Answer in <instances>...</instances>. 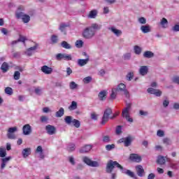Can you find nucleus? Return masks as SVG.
<instances>
[{"label": "nucleus", "instance_id": "obj_1", "mask_svg": "<svg viewBox=\"0 0 179 179\" xmlns=\"http://www.w3.org/2000/svg\"><path fill=\"white\" fill-rule=\"evenodd\" d=\"M101 29V24L97 23H93L90 27H87L83 31V37L87 40H91L94 36H96V30H100Z\"/></svg>", "mask_w": 179, "mask_h": 179}, {"label": "nucleus", "instance_id": "obj_2", "mask_svg": "<svg viewBox=\"0 0 179 179\" xmlns=\"http://www.w3.org/2000/svg\"><path fill=\"white\" fill-rule=\"evenodd\" d=\"M115 167H117V169H119L121 171L124 170V167H122V166H121L117 161L109 160L106 164V173L111 174Z\"/></svg>", "mask_w": 179, "mask_h": 179}, {"label": "nucleus", "instance_id": "obj_3", "mask_svg": "<svg viewBox=\"0 0 179 179\" xmlns=\"http://www.w3.org/2000/svg\"><path fill=\"white\" fill-rule=\"evenodd\" d=\"M132 107V103H127L126 107L123 109L122 112V115L124 118H126L128 122H134V119L129 117V111Z\"/></svg>", "mask_w": 179, "mask_h": 179}, {"label": "nucleus", "instance_id": "obj_4", "mask_svg": "<svg viewBox=\"0 0 179 179\" xmlns=\"http://www.w3.org/2000/svg\"><path fill=\"white\" fill-rule=\"evenodd\" d=\"M117 91V93L123 92L127 99H129V92L127 90V85L124 83H120L117 85V88H115Z\"/></svg>", "mask_w": 179, "mask_h": 179}, {"label": "nucleus", "instance_id": "obj_5", "mask_svg": "<svg viewBox=\"0 0 179 179\" xmlns=\"http://www.w3.org/2000/svg\"><path fill=\"white\" fill-rule=\"evenodd\" d=\"M113 113V110L110 108H106L103 112V115L102 117V120L101 122V125H104L106 122H108L110 115Z\"/></svg>", "mask_w": 179, "mask_h": 179}, {"label": "nucleus", "instance_id": "obj_6", "mask_svg": "<svg viewBox=\"0 0 179 179\" xmlns=\"http://www.w3.org/2000/svg\"><path fill=\"white\" fill-rule=\"evenodd\" d=\"M56 59L57 61H62V59H64V61H72V55L66 53H59L56 55Z\"/></svg>", "mask_w": 179, "mask_h": 179}, {"label": "nucleus", "instance_id": "obj_7", "mask_svg": "<svg viewBox=\"0 0 179 179\" xmlns=\"http://www.w3.org/2000/svg\"><path fill=\"white\" fill-rule=\"evenodd\" d=\"M83 55L86 57V59H78L77 63H78V65H79V66H85V65H87V64L89 62V61H90V58L89 55H87V53H86V52H83Z\"/></svg>", "mask_w": 179, "mask_h": 179}, {"label": "nucleus", "instance_id": "obj_8", "mask_svg": "<svg viewBox=\"0 0 179 179\" xmlns=\"http://www.w3.org/2000/svg\"><path fill=\"white\" fill-rule=\"evenodd\" d=\"M83 160L84 163H85V164H87V166H90V167H99V166H100L99 164V162H97V161H92L87 157H84Z\"/></svg>", "mask_w": 179, "mask_h": 179}, {"label": "nucleus", "instance_id": "obj_9", "mask_svg": "<svg viewBox=\"0 0 179 179\" xmlns=\"http://www.w3.org/2000/svg\"><path fill=\"white\" fill-rule=\"evenodd\" d=\"M17 131V127H10L8 129V133H7V137L8 139H16V135H15V132Z\"/></svg>", "mask_w": 179, "mask_h": 179}, {"label": "nucleus", "instance_id": "obj_10", "mask_svg": "<svg viewBox=\"0 0 179 179\" xmlns=\"http://www.w3.org/2000/svg\"><path fill=\"white\" fill-rule=\"evenodd\" d=\"M24 7L23 6H18L17 10L15 11V17L17 19H22L25 15L24 13Z\"/></svg>", "mask_w": 179, "mask_h": 179}, {"label": "nucleus", "instance_id": "obj_11", "mask_svg": "<svg viewBox=\"0 0 179 179\" xmlns=\"http://www.w3.org/2000/svg\"><path fill=\"white\" fill-rule=\"evenodd\" d=\"M45 131L48 135H55L57 134V128L51 124L45 126Z\"/></svg>", "mask_w": 179, "mask_h": 179}, {"label": "nucleus", "instance_id": "obj_12", "mask_svg": "<svg viewBox=\"0 0 179 179\" xmlns=\"http://www.w3.org/2000/svg\"><path fill=\"white\" fill-rule=\"evenodd\" d=\"M148 93H150V94H155V96H156L157 97H160V96H162V94H163V92H162V90H156L154 88H148L147 90Z\"/></svg>", "mask_w": 179, "mask_h": 179}, {"label": "nucleus", "instance_id": "obj_13", "mask_svg": "<svg viewBox=\"0 0 179 179\" xmlns=\"http://www.w3.org/2000/svg\"><path fill=\"white\" fill-rule=\"evenodd\" d=\"M69 27V24L66 23H61L59 26V30L62 33L64 36H66L67 34V30L66 29Z\"/></svg>", "mask_w": 179, "mask_h": 179}, {"label": "nucleus", "instance_id": "obj_14", "mask_svg": "<svg viewBox=\"0 0 179 179\" xmlns=\"http://www.w3.org/2000/svg\"><path fill=\"white\" fill-rule=\"evenodd\" d=\"M22 132L24 135H30L32 132L31 126L29 124L24 125L22 127Z\"/></svg>", "mask_w": 179, "mask_h": 179}, {"label": "nucleus", "instance_id": "obj_15", "mask_svg": "<svg viewBox=\"0 0 179 179\" xmlns=\"http://www.w3.org/2000/svg\"><path fill=\"white\" fill-rule=\"evenodd\" d=\"M129 159L132 162H136V163H141V162H142V158L141 157V156L138 155L137 154L130 155Z\"/></svg>", "mask_w": 179, "mask_h": 179}, {"label": "nucleus", "instance_id": "obj_16", "mask_svg": "<svg viewBox=\"0 0 179 179\" xmlns=\"http://www.w3.org/2000/svg\"><path fill=\"white\" fill-rule=\"evenodd\" d=\"M136 171L138 177H143V174H145V169H143V166L141 165L136 166Z\"/></svg>", "mask_w": 179, "mask_h": 179}, {"label": "nucleus", "instance_id": "obj_17", "mask_svg": "<svg viewBox=\"0 0 179 179\" xmlns=\"http://www.w3.org/2000/svg\"><path fill=\"white\" fill-rule=\"evenodd\" d=\"M148 72H149V67L147 66H141L139 69V73L141 76H145V75H148Z\"/></svg>", "mask_w": 179, "mask_h": 179}, {"label": "nucleus", "instance_id": "obj_18", "mask_svg": "<svg viewBox=\"0 0 179 179\" xmlns=\"http://www.w3.org/2000/svg\"><path fill=\"white\" fill-rule=\"evenodd\" d=\"M142 33L144 34H146L148 33H150L152 31V29L150 28V25L146 24V25H142L140 28Z\"/></svg>", "mask_w": 179, "mask_h": 179}, {"label": "nucleus", "instance_id": "obj_19", "mask_svg": "<svg viewBox=\"0 0 179 179\" xmlns=\"http://www.w3.org/2000/svg\"><path fill=\"white\" fill-rule=\"evenodd\" d=\"M41 71H42V72L45 75H51V73H52V68L45 65L41 67Z\"/></svg>", "mask_w": 179, "mask_h": 179}, {"label": "nucleus", "instance_id": "obj_20", "mask_svg": "<svg viewBox=\"0 0 179 179\" xmlns=\"http://www.w3.org/2000/svg\"><path fill=\"white\" fill-rule=\"evenodd\" d=\"M98 13L99 11L96 9H94L90 11L87 16L88 19H96V17H97Z\"/></svg>", "mask_w": 179, "mask_h": 179}, {"label": "nucleus", "instance_id": "obj_21", "mask_svg": "<svg viewBox=\"0 0 179 179\" xmlns=\"http://www.w3.org/2000/svg\"><path fill=\"white\" fill-rule=\"evenodd\" d=\"M22 155L24 159H27V157H29V156L31 155V148H24V150H22Z\"/></svg>", "mask_w": 179, "mask_h": 179}, {"label": "nucleus", "instance_id": "obj_22", "mask_svg": "<svg viewBox=\"0 0 179 179\" xmlns=\"http://www.w3.org/2000/svg\"><path fill=\"white\" fill-rule=\"evenodd\" d=\"M108 29L110 30V31H112V33H113V34H115V36L117 37H120V36L122 34V31L116 29L115 27H111L108 28Z\"/></svg>", "mask_w": 179, "mask_h": 179}, {"label": "nucleus", "instance_id": "obj_23", "mask_svg": "<svg viewBox=\"0 0 179 179\" xmlns=\"http://www.w3.org/2000/svg\"><path fill=\"white\" fill-rule=\"evenodd\" d=\"M10 159H11L10 157H8L1 159V170H3V169H5V167H6V164H8V162H9V160H10Z\"/></svg>", "mask_w": 179, "mask_h": 179}, {"label": "nucleus", "instance_id": "obj_24", "mask_svg": "<svg viewBox=\"0 0 179 179\" xmlns=\"http://www.w3.org/2000/svg\"><path fill=\"white\" fill-rule=\"evenodd\" d=\"M90 150H92V145H86L80 149V153H87L88 152H90Z\"/></svg>", "mask_w": 179, "mask_h": 179}, {"label": "nucleus", "instance_id": "obj_25", "mask_svg": "<svg viewBox=\"0 0 179 179\" xmlns=\"http://www.w3.org/2000/svg\"><path fill=\"white\" fill-rule=\"evenodd\" d=\"M157 164L163 166V164H166V157L162 155H159L157 159Z\"/></svg>", "mask_w": 179, "mask_h": 179}, {"label": "nucleus", "instance_id": "obj_26", "mask_svg": "<svg viewBox=\"0 0 179 179\" xmlns=\"http://www.w3.org/2000/svg\"><path fill=\"white\" fill-rule=\"evenodd\" d=\"M143 57L144 58H153V57H155V53H153V52L150 51V50H147L145 52H144V53L143 54Z\"/></svg>", "mask_w": 179, "mask_h": 179}, {"label": "nucleus", "instance_id": "obj_27", "mask_svg": "<svg viewBox=\"0 0 179 179\" xmlns=\"http://www.w3.org/2000/svg\"><path fill=\"white\" fill-rule=\"evenodd\" d=\"M0 69L2 71L3 73H6V72H8V71H9V64H8L7 62H4L1 64Z\"/></svg>", "mask_w": 179, "mask_h": 179}, {"label": "nucleus", "instance_id": "obj_28", "mask_svg": "<svg viewBox=\"0 0 179 179\" xmlns=\"http://www.w3.org/2000/svg\"><path fill=\"white\" fill-rule=\"evenodd\" d=\"M159 24H161L162 29H167V27H169V21L165 17H163L161 20Z\"/></svg>", "mask_w": 179, "mask_h": 179}, {"label": "nucleus", "instance_id": "obj_29", "mask_svg": "<svg viewBox=\"0 0 179 179\" xmlns=\"http://www.w3.org/2000/svg\"><path fill=\"white\" fill-rule=\"evenodd\" d=\"M99 100H101V101H104L106 99H107V91H101L99 94Z\"/></svg>", "mask_w": 179, "mask_h": 179}, {"label": "nucleus", "instance_id": "obj_30", "mask_svg": "<svg viewBox=\"0 0 179 179\" xmlns=\"http://www.w3.org/2000/svg\"><path fill=\"white\" fill-rule=\"evenodd\" d=\"M132 143V137L131 136H127L126 138H124V146L126 148H128V146H131Z\"/></svg>", "mask_w": 179, "mask_h": 179}, {"label": "nucleus", "instance_id": "obj_31", "mask_svg": "<svg viewBox=\"0 0 179 179\" xmlns=\"http://www.w3.org/2000/svg\"><path fill=\"white\" fill-rule=\"evenodd\" d=\"M61 46L62 48H65L66 50H71V48H72V45H71V44L68 43V42L65 41H63L61 43Z\"/></svg>", "mask_w": 179, "mask_h": 179}, {"label": "nucleus", "instance_id": "obj_32", "mask_svg": "<svg viewBox=\"0 0 179 179\" xmlns=\"http://www.w3.org/2000/svg\"><path fill=\"white\" fill-rule=\"evenodd\" d=\"M64 113L65 110H64V108H60L59 110L56 112L55 117H57V118H61V117L64 115Z\"/></svg>", "mask_w": 179, "mask_h": 179}, {"label": "nucleus", "instance_id": "obj_33", "mask_svg": "<svg viewBox=\"0 0 179 179\" xmlns=\"http://www.w3.org/2000/svg\"><path fill=\"white\" fill-rule=\"evenodd\" d=\"M76 108H78V103L73 101L71 106H69V110H70V111H73V110H76Z\"/></svg>", "mask_w": 179, "mask_h": 179}, {"label": "nucleus", "instance_id": "obj_34", "mask_svg": "<svg viewBox=\"0 0 179 179\" xmlns=\"http://www.w3.org/2000/svg\"><path fill=\"white\" fill-rule=\"evenodd\" d=\"M4 92L6 94H8V96H12L13 94V90L10 87H6Z\"/></svg>", "mask_w": 179, "mask_h": 179}, {"label": "nucleus", "instance_id": "obj_35", "mask_svg": "<svg viewBox=\"0 0 179 179\" xmlns=\"http://www.w3.org/2000/svg\"><path fill=\"white\" fill-rule=\"evenodd\" d=\"M73 121V118L72 117V116H66V117L64 118V122L68 125H71Z\"/></svg>", "mask_w": 179, "mask_h": 179}, {"label": "nucleus", "instance_id": "obj_36", "mask_svg": "<svg viewBox=\"0 0 179 179\" xmlns=\"http://www.w3.org/2000/svg\"><path fill=\"white\" fill-rule=\"evenodd\" d=\"M102 142H103V143H110V142H111V137H110V136H103Z\"/></svg>", "mask_w": 179, "mask_h": 179}, {"label": "nucleus", "instance_id": "obj_37", "mask_svg": "<svg viewBox=\"0 0 179 179\" xmlns=\"http://www.w3.org/2000/svg\"><path fill=\"white\" fill-rule=\"evenodd\" d=\"M134 52L136 55H141V54L142 52V48H141L138 45H135L134 46Z\"/></svg>", "mask_w": 179, "mask_h": 179}, {"label": "nucleus", "instance_id": "obj_38", "mask_svg": "<svg viewBox=\"0 0 179 179\" xmlns=\"http://www.w3.org/2000/svg\"><path fill=\"white\" fill-rule=\"evenodd\" d=\"M21 19L23 23H29L30 22V15L25 14Z\"/></svg>", "mask_w": 179, "mask_h": 179}, {"label": "nucleus", "instance_id": "obj_39", "mask_svg": "<svg viewBox=\"0 0 179 179\" xmlns=\"http://www.w3.org/2000/svg\"><path fill=\"white\" fill-rule=\"evenodd\" d=\"M50 40L52 41V44H57V43H58V36L52 35L50 37Z\"/></svg>", "mask_w": 179, "mask_h": 179}, {"label": "nucleus", "instance_id": "obj_40", "mask_svg": "<svg viewBox=\"0 0 179 179\" xmlns=\"http://www.w3.org/2000/svg\"><path fill=\"white\" fill-rule=\"evenodd\" d=\"M73 127L76 128H79L80 127V122L76 119H73L72 123Z\"/></svg>", "mask_w": 179, "mask_h": 179}, {"label": "nucleus", "instance_id": "obj_41", "mask_svg": "<svg viewBox=\"0 0 179 179\" xmlns=\"http://www.w3.org/2000/svg\"><path fill=\"white\" fill-rule=\"evenodd\" d=\"M6 156V150L2 147L0 148V157H5Z\"/></svg>", "mask_w": 179, "mask_h": 179}, {"label": "nucleus", "instance_id": "obj_42", "mask_svg": "<svg viewBox=\"0 0 179 179\" xmlns=\"http://www.w3.org/2000/svg\"><path fill=\"white\" fill-rule=\"evenodd\" d=\"M117 93H118V92L115 88L112 89V93L110 94V98L113 100L115 99V98L117 97Z\"/></svg>", "mask_w": 179, "mask_h": 179}, {"label": "nucleus", "instance_id": "obj_43", "mask_svg": "<svg viewBox=\"0 0 179 179\" xmlns=\"http://www.w3.org/2000/svg\"><path fill=\"white\" fill-rule=\"evenodd\" d=\"M76 47H77V48H82V47H83V41L82 40L76 41Z\"/></svg>", "mask_w": 179, "mask_h": 179}, {"label": "nucleus", "instance_id": "obj_44", "mask_svg": "<svg viewBox=\"0 0 179 179\" xmlns=\"http://www.w3.org/2000/svg\"><path fill=\"white\" fill-rule=\"evenodd\" d=\"M116 135H121L122 134V126H117L115 130Z\"/></svg>", "mask_w": 179, "mask_h": 179}, {"label": "nucleus", "instance_id": "obj_45", "mask_svg": "<svg viewBox=\"0 0 179 179\" xmlns=\"http://www.w3.org/2000/svg\"><path fill=\"white\" fill-rule=\"evenodd\" d=\"M122 59L124 61H129V59H131V53H125L123 56H122Z\"/></svg>", "mask_w": 179, "mask_h": 179}, {"label": "nucleus", "instance_id": "obj_46", "mask_svg": "<svg viewBox=\"0 0 179 179\" xmlns=\"http://www.w3.org/2000/svg\"><path fill=\"white\" fill-rule=\"evenodd\" d=\"M124 173L129 177H131V178H136L135 173H134V172L131 171V170H127V171Z\"/></svg>", "mask_w": 179, "mask_h": 179}, {"label": "nucleus", "instance_id": "obj_47", "mask_svg": "<svg viewBox=\"0 0 179 179\" xmlns=\"http://www.w3.org/2000/svg\"><path fill=\"white\" fill-rule=\"evenodd\" d=\"M138 22L140 24H146V18L141 17L138 19Z\"/></svg>", "mask_w": 179, "mask_h": 179}, {"label": "nucleus", "instance_id": "obj_48", "mask_svg": "<svg viewBox=\"0 0 179 179\" xmlns=\"http://www.w3.org/2000/svg\"><path fill=\"white\" fill-rule=\"evenodd\" d=\"M70 89H71V90H75V89H76L78 87V84H76V83L72 81L70 83Z\"/></svg>", "mask_w": 179, "mask_h": 179}, {"label": "nucleus", "instance_id": "obj_49", "mask_svg": "<svg viewBox=\"0 0 179 179\" xmlns=\"http://www.w3.org/2000/svg\"><path fill=\"white\" fill-rule=\"evenodd\" d=\"M13 78L15 80H19L20 79V72L15 71Z\"/></svg>", "mask_w": 179, "mask_h": 179}, {"label": "nucleus", "instance_id": "obj_50", "mask_svg": "<svg viewBox=\"0 0 179 179\" xmlns=\"http://www.w3.org/2000/svg\"><path fill=\"white\" fill-rule=\"evenodd\" d=\"M83 82L85 84H87V83H90L92 82V77L90 76H87V77H85L83 80Z\"/></svg>", "mask_w": 179, "mask_h": 179}, {"label": "nucleus", "instance_id": "obj_51", "mask_svg": "<svg viewBox=\"0 0 179 179\" xmlns=\"http://www.w3.org/2000/svg\"><path fill=\"white\" fill-rule=\"evenodd\" d=\"M115 145L114 144H111V145H106V150H108V152L110 150H113V149H115Z\"/></svg>", "mask_w": 179, "mask_h": 179}, {"label": "nucleus", "instance_id": "obj_52", "mask_svg": "<svg viewBox=\"0 0 179 179\" xmlns=\"http://www.w3.org/2000/svg\"><path fill=\"white\" fill-rule=\"evenodd\" d=\"M69 162L72 164V166H75L76 164V162H75V158H73V156L69 157Z\"/></svg>", "mask_w": 179, "mask_h": 179}, {"label": "nucleus", "instance_id": "obj_53", "mask_svg": "<svg viewBox=\"0 0 179 179\" xmlns=\"http://www.w3.org/2000/svg\"><path fill=\"white\" fill-rule=\"evenodd\" d=\"M127 80L129 81H131V79H134V73L130 72L129 73H127Z\"/></svg>", "mask_w": 179, "mask_h": 179}, {"label": "nucleus", "instance_id": "obj_54", "mask_svg": "<svg viewBox=\"0 0 179 179\" xmlns=\"http://www.w3.org/2000/svg\"><path fill=\"white\" fill-rule=\"evenodd\" d=\"M75 149H76L75 144H71L67 148L69 152H73Z\"/></svg>", "mask_w": 179, "mask_h": 179}, {"label": "nucleus", "instance_id": "obj_55", "mask_svg": "<svg viewBox=\"0 0 179 179\" xmlns=\"http://www.w3.org/2000/svg\"><path fill=\"white\" fill-rule=\"evenodd\" d=\"M157 135L159 137V138H163V136H164V131L162 129H159L157 131Z\"/></svg>", "mask_w": 179, "mask_h": 179}, {"label": "nucleus", "instance_id": "obj_56", "mask_svg": "<svg viewBox=\"0 0 179 179\" xmlns=\"http://www.w3.org/2000/svg\"><path fill=\"white\" fill-rule=\"evenodd\" d=\"M163 143L164 145H171V141L169 138H163Z\"/></svg>", "mask_w": 179, "mask_h": 179}, {"label": "nucleus", "instance_id": "obj_57", "mask_svg": "<svg viewBox=\"0 0 179 179\" xmlns=\"http://www.w3.org/2000/svg\"><path fill=\"white\" fill-rule=\"evenodd\" d=\"M139 115L146 117L149 115V112L141 110H139Z\"/></svg>", "mask_w": 179, "mask_h": 179}, {"label": "nucleus", "instance_id": "obj_58", "mask_svg": "<svg viewBox=\"0 0 179 179\" xmlns=\"http://www.w3.org/2000/svg\"><path fill=\"white\" fill-rule=\"evenodd\" d=\"M27 40V38H26V36H23L22 35L20 36V38H18V41L20 43V41H21L22 43H24V44H25L24 41Z\"/></svg>", "mask_w": 179, "mask_h": 179}, {"label": "nucleus", "instance_id": "obj_59", "mask_svg": "<svg viewBox=\"0 0 179 179\" xmlns=\"http://www.w3.org/2000/svg\"><path fill=\"white\" fill-rule=\"evenodd\" d=\"M169 104H170V101H169V99L164 100L162 103L163 107H169Z\"/></svg>", "mask_w": 179, "mask_h": 179}, {"label": "nucleus", "instance_id": "obj_60", "mask_svg": "<svg viewBox=\"0 0 179 179\" xmlns=\"http://www.w3.org/2000/svg\"><path fill=\"white\" fill-rule=\"evenodd\" d=\"M172 82L173 83H176L177 85H179V76H175L172 79Z\"/></svg>", "mask_w": 179, "mask_h": 179}, {"label": "nucleus", "instance_id": "obj_61", "mask_svg": "<svg viewBox=\"0 0 179 179\" xmlns=\"http://www.w3.org/2000/svg\"><path fill=\"white\" fill-rule=\"evenodd\" d=\"M48 121V117L47 116L41 117V122H47Z\"/></svg>", "mask_w": 179, "mask_h": 179}, {"label": "nucleus", "instance_id": "obj_62", "mask_svg": "<svg viewBox=\"0 0 179 179\" xmlns=\"http://www.w3.org/2000/svg\"><path fill=\"white\" fill-rule=\"evenodd\" d=\"M35 93L36 94H37L38 96L41 95V89H40V87H37L35 89Z\"/></svg>", "mask_w": 179, "mask_h": 179}, {"label": "nucleus", "instance_id": "obj_63", "mask_svg": "<svg viewBox=\"0 0 179 179\" xmlns=\"http://www.w3.org/2000/svg\"><path fill=\"white\" fill-rule=\"evenodd\" d=\"M43 113H51V109L48 107H45L43 108Z\"/></svg>", "mask_w": 179, "mask_h": 179}, {"label": "nucleus", "instance_id": "obj_64", "mask_svg": "<svg viewBox=\"0 0 179 179\" xmlns=\"http://www.w3.org/2000/svg\"><path fill=\"white\" fill-rule=\"evenodd\" d=\"M173 31H179V25H178V24H176V25L173 27Z\"/></svg>", "mask_w": 179, "mask_h": 179}]
</instances>
